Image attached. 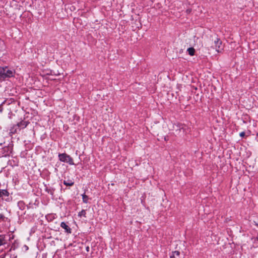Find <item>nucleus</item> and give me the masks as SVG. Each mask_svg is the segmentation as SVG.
<instances>
[{"label": "nucleus", "mask_w": 258, "mask_h": 258, "mask_svg": "<svg viewBox=\"0 0 258 258\" xmlns=\"http://www.w3.org/2000/svg\"><path fill=\"white\" fill-rule=\"evenodd\" d=\"M9 192L6 190H0V198L3 196H8Z\"/></svg>", "instance_id": "10"}, {"label": "nucleus", "mask_w": 258, "mask_h": 258, "mask_svg": "<svg viewBox=\"0 0 258 258\" xmlns=\"http://www.w3.org/2000/svg\"><path fill=\"white\" fill-rule=\"evenodd\" d=\"M176 126L179 128L178 130L180 132L181 131V130H184L183 125H176Z\"/></svg>", "instance_id": "16"}, {"label": "nucleus", "mask_w": 258, "mask_h": 258, "mask_svg": "<svg viewBox=\"0 0 258 258\" xmlns=\"http://www.w3.org/2000/svg\"><path fill=\"white\" fill-rule=\"evenodd\" d=\"M48 192L50 193L51 195H53V191L50 190H48Z\"/></svg>", "instance_id": "18"}, {"label": "nucleus", "mask_w": 258, "mask_h": 258, "mask_svg": "<svg viewBox=\"0 0 258 258\" xmlns=\"http://www.w3.org/2000/svg\"><path fill=\"white\" fill-rule=\"evenodd\" d=\"M83 201L85 203H87L89 199L88 197L85 194L82 195Z\"/></svg>", "instance_id": "12"}, {"label": "nucleus", "mask_w": 258, "mask_h": 258, "mask_svg": "<svg viewBox=\"0 0 258 258\" xmlns=\"http://www.w3.org/2000/svg\"><path fill=\"white\" fill-rule=\"evenodd\" d=\"M78 216L79 217L84 216L86 217V211L84 210H82L81 212H80L78 214Z\"/></svg>", "instance_id": "14"}, {"label": "nucleus", "mask_w": 258, "mask_h": 258, "mask_svg": "<svg viewBox=\"0 0 258 258\" xmlns=\"http://www.w3.org/2000/svg\"><path fill=\"white\" fill-rule=\"evenodd\" d=\"M6 237L4 235H0V246L5 244L6 243Z\"/></svg>", "instance_id": "8"}, {"label": "nucleus", "mask_w": 258, "mask_h": 258, "mask_svg": "<svg viewBox=\"0 0 258 258\" xmlns=\"http://www.w3.org/2000/svg\"><path fill=\"white\" fill-rule=\"evenodd\" d=\"M165 140H167V138L166 137L164 138Z\"/></svg>", "instance_id": "21"}, {"label": "nucleus", "mask_w": 258, "mask_h": 258, "mask_svg": "<svg viewBox=\"0 0 258 258\" xmlns=\"http://www.w3.org/2000/svg\"><path fill=\"white\" fill-rule=\"evenodd\" d=\"M240 136L241 137H244L245 136V133L244 132H241L240 133Z\"/></svg>", "instance_id": "17"}, {"label": "nucleus", "mask_w": 258, "mask_h": 258, "mask_svg": "<svg viewBox=\"0 0 258 258\" xmlns=\"http://www.w3.org/2000/svg\"><path fill=\"white\" fill-rule=\"evenodd\" d=\"M60 226L61 228L65 229L66 232H67L68 233H71V229L69 227V226L68 225H67V224L65 222H61L60 224Z\"/></svg>", "instance_id": "5"}, {"label": "nucleus", "mask_w": 258, "mask_h": 258, "mask_svg": "<svg viewBox=\"0 0 258 258\" xmlns=\"http://www.w3.org/2000/svg\"><path fill=\"white\" fill-rule=\"evenodd\" d=\"M11 150L12 149L9 147H4L3 149V151H4L3 153V156L6 157L7 156H9L10 154L11 153Z\"/></svg>", "instance_id": "4"}, {"label": "nucleus", "mask_w": 258, "mask_h": 258, "mask_svg": "<svg viewBox=\"0 0 258 258\" xmlns=\"http://www.w3.org/2000/svg\"><path fill=\"white\" fill-rule=\"evenodd\" d=\"M28 123L29 122L28 121H22L17 124V126L20 127V129H23L25 128Z\"/></svg>", "instance_id": "6"}, {"label": "nucleus", "mask_w": 258, "mask_h": 258, "mask_svg": "<svg viewBox=\"0 0 258 258\" xmlns=\"http://www.w3.org/2000/svg\"><path fill=\"white\" fill-rule=\"evenodd\" d=\"M180 252L179 251H175L172 252V254L170 255V258H179Z\"/></svg>", "instance_id": "7"}, {"label": "nucleus", "mask_w": 258, "mask_h": 258, "mask_svg": "<svg viewBox=\"0 0 258 258\" xmlns=\"http://www.w3.org/2000/svg\"><path fill=\"white\" fill-rule=\"evenodd\" d=\"M15 71L9 69L8 67H0V79L5 80L7 78L14 76Z\"/></svg>", "instance_id": "1"}, {"label": "nucleus", "mask_w": 258, "mask_h": 258, "mask_svg": "<svg viewBox=\"0 0 258 258\" xmlns=\"http://www.w3.org/2000/svg\"><path fill=\"white\" fill-rule=\"evenodd\" d=\"M89 247L87 248V250L88 251Z\"/></svg>", "instance_id": "22"}, {"label": "nucleus", "mask_w": 258, "mask_h": 258, "mask_svg": "<svg viewBox=\"0 0 258 258\" xmlns=\"http://www.w3.org/2000/svg\"><path fill=\"white\" fill-rule=\"evenodd\" d=\"M187 51L190 55L193 56L195 54V50L194 48L190 47L187 49Z\"/></svg>", "instance_id": "11"}, {"label": "nucleus", "mask_w": 258, "mask_h": 258, "mask_svg": "<svg viewBox=\"0 0 258 258\" xmlns=\"http://www.w3.org/2000/svg\"><path fill=\"white\" fill-rule=\"evenodd\" d=\"M191 12V10L188 9L186 10L187 13L189 14Z\"/></svg>", "instance_id": "20"}, {"label": "nucleus", "mask_w": 258, "mask_h": 258, "mask_svg": "<svg viewBox=\"0 0 258 258\" xmlns=\"http://www.w3.org/2000/svg\"><path fill=\"white\" fill-rule=\"evenodd\" d=\"M63 182L67 186H72L74 184V182L72 180H69L68 181L64 180Z\"/></svg>", "instance_id": "9"}, {"label": "nucleus", "mask_w": 258, "mask_h": 258, "mask_svg": "<svg viewBox=\"0 0 258 258\" xmlns=\"http://www.w3.org/2000/svg\"><path fill=\"white\" fill-rule=\"evenodd\" d=\"M254 224L256 226H258V220L257 221H254Z\"/></svg>", "instance_id": "19"}, {"label": "nucleus", "mask_w": 258, "mask_h": 258, "mask_svg": "<svg viewBox=\"0 0 258 258\" xmlns=\"http://www.w3.org/2000/svg\"><path fill=\"white\" fill-rule=\"evenodd\" d=\"M213 47L217 52H221L223 49L221 40L219 38H216L214 40V46H213Z\"/></svg>", "instance_id": "3"}, {"label": "nucleus", "mask_w": 258, "mask_h": 258, "mask_svg": "<svg viewBox=\"0 0 258 258\" xmlns=\"http://www.w3.org/2000/svg\"><path fill=\"white\" fill-rule=\"evenodd\" d=\"M6 102V100L4 101L1 104H0V112H2L3 110V105Z\"/></svg>", "instance_id": "15"}, {"label": "nucleus", "mask_w": 258, "mask_h": 258, "mask_svg": "<svg viewBox=\"0 0 258 258\" xmlns=\"http://www.w3.org/2000/svg\"><path fill=\"white\" fill-rule=\"evenodd\" d=\"M8 220L10 221V220L7 217H6L3 214H0V221H6Z\"/></svg>", "instance_id": "13"}, {"label": "nucleus", "mask_w": 258, "mask_h": 258, "mask_svg": "<svg viewBox=\"0 0 258 258\" xmlns=\"http://www.w3.org/2000/svg\"><path fill=\"white\" fill-rule=\"evenodd\" d=\"M58 157L60 161L62 162L68 163L71 165H73L74 164L72 158L66 153L60 154H59Z\"/></svg>", "instance_id": "2"}]
</instances>
